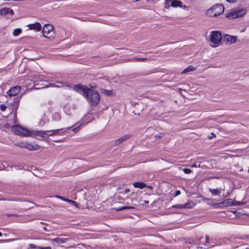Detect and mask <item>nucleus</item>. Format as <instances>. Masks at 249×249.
I'll return each instance as SVG.
<instances>
[{
    "instance_id": "obj_28",
    "label": "nucleus",
    "mask_w": 249,
    "mask_h": 249,
    "mask_svg": "<svg viewBox=\"0 0 249 249\" xmlns=\"http://www.w3.org/2000/svg\"><path fill=\"white\" fill-rule=\"evenodd\" d=\"M53 118L57 120H59L60 119H61V116L58 113H55L54 114H53Z\"/></svg>"
},
{
    "instance_id": "obj_45",
    "label": "nucleus",
    "mask_w": 249,
    "mask_h": 249,
    "mask_svg": "<svg viewBox=\"0 0 249 249\" xmlns=\"http://www.w3.org/2000/svg\"><path fill=\"white\" fill-rule=\"evenodd\" d=\"M29 247L31 249H35L36 248V246L35 245L32 244H30Z\"/></svg>"
},
{
    "instance_id": "obj_21",
    "label": "nucleus",
    "mask_w": 249,
    "mask_h": 249,
    "mask_svg": "<svg viewBox=\"0 0 249 249\" xmlns=\"http://www.w3.org/2000/svg\"><path fill=\"white\" fill-rule=\"evenodd\" d=\"M7 94L10 96L16 95V87H14L12 89H10L7 91Z\"/></svg>"
},
{
    "instance_id": "obj_13",
    "label": "nucleus",
    "mask_w": 249,
    "mask_h": 249,
    "mask_svg": "<svg viewBox=\"0 0 249 249\" xmlns=\"http://www.w3.org/2000/svg\"><path fill=\"white\" fill-rule=\"evenodd\" d=\"M236 39L237 37L236 36H231L229 35H226L224 38L225 40L230 44L235 43Z\"/></svg>"
},
{
    "instance_id": "obj_50",
    "label": "nucleus",
    "mask_w": 249,
    "mask_h": 249,
    "mask_svg": "<svg viewBox=\"0 0 249 249\" xmlns=\"http://www.w3.org/2000/svg\"><path fill=\"white\" fill-rule=\"evenodd\" d=\"M178 91L179 93H181V91H182V90L185 91V90L182 89H181V88H178Z\"/></svg>"
},
{
    "instance_id": "obj_51",
    "label": "nucleus",
    "mask_w": 249,
    "mask_h": 249,
    "mask_svg": "<svg viewBox=\"0 0 249 249\" xmlns=\"http://www.w3.org/2000/svg\"><path fill=\"white\" fill-rule=\"evenodd\" d=\"M244 249H249V246H248L247 245H244Z\"/></svg>"
},
{
    "instance_id": "obj_46",
    "label": "nucleus",
    "mask_w": 249,
    "mask_h": 249,
    "mask_svg": "<svg viewBox=\"0 0 249 249\" xmlns=\"http://www.w3.org/2000/svg\"><path fill=\"white\" fill-rule=\"evenodd\" d=\"M209 237L208 235H206V242L209 243Z\"/></svg>"
},
{
    "instance_id": "obj_11",
    "label": "nucleus",
    "mask_w": 249,
    "mask_h": 249,
    "mask_svg": "<svg viewBox=\"0 0 249 249\" xmlns=\"http://www.w3.org/2000/svg\"><path fill=\"white\" fill-rule=\"evenodd\" d=\"M30 30H33L36 32H38L41 30L42 26L40 23L36 22L35 23L30 24L28 25Z\"/></svg>"
},
{
    "instance_id": "obj_24",
    "label": "nucleus",
    "mask_w": 249,
    "mask_h": 249,
    "mask_svg": "<svg viewBox=\"0 0 249 249\" xmlns=\"http://www.w3.org/2000/svg\"><path fill=\"white\" fill-rule=\"evenodd\" d=\"M66 202H67L68 203H69V204H70L71 205H72L75 206L77 208H78V204L75 201H74L73 200L67 199V200H66Z\"/></svg>"
},
{
    "instance_id": "obj_58",
    "label": "nucleus",
    "mask_w": 249,
    "mask_h": 249,
    "mask_svg": "<svg viewBox=\"0 0 249 249\" xmlns=\"http://www.w3.org/2000/svg\"><path fill=\"white\" fill-rule=\"evenodd\" d=\"M40 223H41V224H44V222H41Z\"/></svg>"
},
{
    "instance_id": "obj_48",
    "label": "nucleus",
    "mask_w": 249,
    "mask_h": 249,
    "mask_svg": "<svg viewBox=\"0 0 249 249\" xmlns=\"http://www.w3.org/2000/svg\"><path fill=\"white\" fill-rule=\"evenodd\" d=\"M9 240H0V243H3L8 242Z\"/></svg>"
},
{
    "instance_id": "obj_25",
    "label": "nucleus",
    "mask_w": 249,
    "mask_h": 249,
    "mask_svg": "<svg viewBox=\"0 0 249 249\" xmlns=\"http://www.w3.org/2000/svg\"><path fill=\"white\" fill-rule=\"evenodd\" d=\"M147 59L146 58H138L135 57L132 59H129V61H144L146 60Z\"/></svg>"
},
{
    "instance_id": "obj_5",
    "label": "nucleus",
    "mask_w": 249,
    "mask_h": 249,
    "mask_svg": "<svg viewBox=\"0 0 249 249\" xmlns=\"http://www.w3.org/2000/svg\"><path fill=\"white\" fill-rule=\"evenodd\" d=\"M246 13V10L245 9H242L240 10H231L229 13H227L226 17L229 19H234L235 18H239L244 16Z\"/></svg>"
},
{
    "instance_id": "obj_17",
    "label": "nucleus",
    "mask_w": 249,
    "mask_h": 249,
    "mask_svg": "<svg viewBox=\"0 0 249 249\" xmlns=\"http://www.w3.org/2000/svg\"><path fill=\"white\" fill-rule=\"evenodd\" d=\"M196 70V67H194L192 66H189L185 68L182 72L181 74L186 73L190 71H193Z\"/></svg>"
},
{
    "instance_id": "obj_56",
    "label": "nucleus",
    "mask_w": 249,
    "mask_h": 249,
    "mask_svg": "<svg viewBox=\"0 0 249 249\" xmlns=\"http://www.w3.org/2000/svg\"><path fill=\"white\" fill-rule=\"evenodd\" d=\"M169 1H171V0H166V3H167Z\"/></svg>"
},
{
    "instance_id": "obj_7",
    "label": "nucleus",
    "mask_w": 249,
    "mask_h": 249,
    "mask_svg": "<svg viewBox=\"0 0 249 249\" xmlns=\"http://www.w3.org/2000/svg\"><path fill=\"white\" fill-rule=\"evenodd\" d=\"M30 131L17 124V135L23 137H29L31 135Z\"/></svg>"
},
{
    "instance_id": "obj_47",
    "label": "nucleus",
    "mask_w": 249,
    "mask_h": 249,
    "mask_svg": "<svg viewBox=\"0 0 249 249\" xmlns=\"http://www.w3.org/2000/svg\"><path fill=\"white\" fill-rule=\"evenodd\" d=\"M16 89L17 91L18 90L19 92H20L19 90L21 89V87L20 86H17Z\"/></svg>"
},
{
    "instance_id": "obj_27",
    "label": "nucleus",
    "mask_w": 249,
    "mask_h": 249,
    "mask_svg": "<svg viewBox=\"0 0 249 249\" xmlns=\"http://www.w3.org/2000/svg\"><path fill=\"white\" fill-rule=\"evenodd\" d=\"M164 135L163 133H160L159 134L156 135L154 137H155V140H157L159 139L160 138L163 137L164 136Z\"/></svg>"
},
{
    "instance_id": "obj_53",
    "label": "nucleus",
    "mask_w": 249,
    "mask_h": 249,
    "mask_svg": "<svg viewBox=\"0 0 249 249\" xmlns=\"http://www.w3.org/2000/svg\"><path fill=\"white\" fill-rule=\"evenodd\" d=\"M146 187H147L148 188H149L150 189H153V187L151 186H146Z\"/></svg>"
},
{
    "instance_id": "obj_29",
    "label": "nucleus",
    "mask_w": 249,
    "mask_h": 249,
    "mask_svg": "<svg viewBox=\"0 0 249 249\" xmlns=\"http://www.w3.org/2000/svg\"><path fill=\"white\" fill-rule=\"evenodd\" d=\"M243 203H242L240 201H236L233 200V203H232V206H238L243 204Z\"/></svg>"
},
{
    "instance_id": "obj_6",
    "label": "nucleus",
    "mask_w": 249,
    "mask_h": 249,
    "mask_svg": "<svg viewBox=\"0 0 249 249\" xmlns=\"http://www.w3.org/2000/svg\"><path fill=\"white\" fill-rule=\"evenodd\" d=\"M17 146L21 147L22 148H26L29 150L33 151L36 150L38 149L39 146L37 144H33L32 143H28L26 142H21L17 144Z\"/></svg>"
},
{
    "instance_id": "obj_14",
    "label": "nucleus",
    "mask_w": 249,
    "mask_h": 249,
    "mask_svg": "<svg viewBox=\"0 0 249 249\" xmlns=\"http://www.w3.org/2000/svg\"><path fill=\"white\" fill-rule=\"evenodd\" d=\"M100 92L106 95L112 96L114 95V92L112 90H107L104 89H100Z\"/></svg>"
},
{
    "instance_id": "obj_36",
    "label": "nucleus",
    "mask_w": 249,
    "mask_h": 249,
    "mask_svg": "<svg viewBox=\"0 0 249 249\" xmlns=\"http://www.w3.org/2000/svg\"><path fill=\"white\" fill-rule=\"evenodd\" d=\"M79 130H80V126H77V127H76L72 129V131H73L74 132L76 133V132H77Z\"/></svg>"
},
{
    "instance_id": "obj_34",
    "label": "nucleus",
    "mask_w": 249,
    "mask_h": 249,
    "mask_svg": "<svg viewBox=\"0 0 249 249\" xmlns=\"http://www.w3.org/2000/svg\"><path fill=\"white\" fill-rule=\"evenodd\" d=\"M183 171L185 174H190L192 172V170L188 168H184Z\"/></svg>"
},
{
    "instance_id": "obj_37",
    "label": "nucleus",
    "mask_w": 249,
    "mask_h": 249,
    "mask_svg": "<svg viewBox=\"0 0 249 249\" xmlns=\"http://www.w3.org/2000/svg\"><path fill=\"white\" fill-rule=\"evenodd\" d=\"M244 245H240L235 247L233 249H244Z\"/></svg>"
},
{
    "instance_id": "obj_42",
    "label": "nucleus",
    "mask_w": 249,
    "mask_h": 249,
    "mask_svg": "<svg viewBox=\"0 0 249 249\" xmlns=\"http://www.w3.org/2000/svg\"><path fill=\"white\" fill-rule=\"evenodd\" d=\"M40 249H52L51 247H38Z\"/></svg>"
},
{
    "instance_id": "obj_54",
    "label": "nucleus",
    "mask_w": 249,
    "mask_h": 249,
    "mask_svg": "<svg viewBox=\"0 0 249 249\" xmlns=\"http://www.w3.org/2000/svg\"><path fill=\"white\" fill-rule=\"evenodd\" d=\"M143 202L145 203V204H147V203H149V201H147V200H144L143 201Z\"/></svg>"
},
{
    "instance_id": "obj_4",
    "label": "nucleus",
    "mask_w": 249,
    "mask_h": 249,
    "mask_svg": "<svg viewBox=\"0 0 249 249\" xmlns=\"http://www.w3.org/2000/svg\"><path fill=\"white\" fill-rule=\"evenodd\" d=\"M53 27L51 24H46L42 30L43 36L49 39L50 40H52L54 38L53 34Z\"/></svg>"
},
{
    "instance_id": "obj_43",
    "label": "nucleus",
    "mask_w": 249,
    "mask_h": 249,
    "mask_svg": "<svg viewBox=\"0 0 249 249\" xmlns=\"http://www.w3.org/2000/svg\"><path fill=\"white\" fill-rule=\"evenodd\" d=\"M180 191H179V190H177V191H176L175 192V196H178V195H180Z\"/></svg>"
},
{
    "instance_id": "obj_49",
    "label": "nucleus",
    "mask_w": 249,
    "mask_h": 249,
    "mask_svg": "<svg viewBox=\"0 0 249 249\" xmlns=\"http://www.w3.org/2000/svg\"><path fill=\"white\" fill-rule=\"evenodd\" d=\"M181 8H183V9H188V7H187L186 5H183V6H182V5H181Z\"/></svg>"
},
{
    "instance_id": "obj_23",
    "label": "nucleus",
    "mask_w": 249,
    "mask_h": 249,
    "mask_svg": "<svg viewBox=\"0 0 249 249\" xmlns=\"http://www.w3.org/2000/svg\"><path fill=\"white\" fill-rule=\"evenodd\" d=\"M209 190L213 196L219 195L221 193V191L217 189H209Z\"/></svg>"
},
{
    "instance_id": "obj_31",
    "label": "nucleus",
    "mask_w": 249,
    "mask_h": 249,
    "mask_svg": "<svg viewBox=\"0 0 249 249\" xmlns=\"http://www.w3.org/2000/svg\"><path fill=\"white\" fill-rule=\"evenodd\" d=\"M173 208H179V209H184V207L183 206V204L176 205L173 206Z\"/></svg>"
},
{
    "instance_id": "obj_59",
    "label": "nucleus",
    "mask_w": 249,
    "mask_h": 249,
    "mask_svg": "<svg viewBox=\"0 0 249 249\" xmlns=\"http://www.w3.org/2000/svg\"><path fill=\"white\" fill-rule=\"evenodd\" d=\"M248 172L249 173V170H248Z\"/></svg>"
},
{
    "instance_id": "obj_20",
    "label": "nucleus",
    "mask_w": 249,
    "mask_h": 249,
    "mask_svg": "<svg viewBox=\"0 0 249 249\" xmlns=\"http://www.w3.org/2000/svg\"><path fill=\"white\" fill-rule=\"evenodd\" d=\"M221 203L226 206H232L231 204L233 203V200L231 199H226Z\"/></svg>"
},
{
    "instance_id": "obj_39",
    "label": "nucleus",
    "mask_w": 249,
    "mask_h": 249,
    "mask_svg": "<svg viewBox=\"0 0 249 249\" xmlns=\"http://www.w3.org/2000/svg\"><path fill=\"white\" fill-rule=\"evenodd\" d=\"M129 192H130V190H129V189H126L124 190V193H123V192H120V193H119V194H124H124H126V193H129Z\"/></svg>"
},
{
    "instance_id": "obj_16",
    "label": "nucleus",
    "mask_w": 249,
    "mask_h": 249,
    "mask_svg": "<svg viewBox=\"0 0 249 249\" xmlns=\"http://www.w3.org/2000/svg\"><path fill=\"white\" fill-rule=\"evenodd\" d=\"M68 240L67 238H56L53 239H52L51 241L56 242L58 244H61L62 243H64Z\"/></svg>"
},
{
    "instance_id": "obj_57",
    "label": "nucleus",
    "mask_w": 249,
    "mask_h": 249,
    "mask_svg": "<svg viewBox=\"0 0 249 249\" xmlns=\"http://www.w3.org/2000/svg\"><path fill=\"white\" fill-rule=\"evenodd\" d=\"M2 236V233L0 231V237Z\"/></svg>"
},
{
    "instance_id": "obj_38",
    "label": "nucleus",
    "mask_w": 249,
    "mask_h": 249,
    "mask_svg": "<svg viewBox=\"0 0 249 249\" xmlns=\"http://www.w3.org/2000/svg\"><path fill=\"white\" fill-rule=\"evenodd\" d=\"M21 29L20 28H17V36L21 33Z\"/></svg>"
},
{
    "instance_id": "obj_33",
    "label": "nucleus",
    "mask_w": 249,
    "mask_h": 249,
    "mask_svg": "<svg viewBox=\"0 0 249 249\" xmlns=\"http://www.w3.org/2000/svg\"><path fill=\"white\" fill-rule=\"evenodd\" d=\"M6 108H7L6 106L4 104H2V105H0V109L2 111H5L6 110Z\"/></svg>"
},
{
    "instance_id": "obj_3",
    "label": "nucleus",
    "mask_w": 249,
    "mask_h": 249,
    "mask_svg": "<svg viewBox=\"0 0 249 249\" xmlns=\"http://www.w3.org/2000/svg\"><path fill=\"white\" fill-rule=\"evenodd\" d=\"M222 40V35L219 31H213L210 36V41L213 44H211V47H216Z\"/></svg>"
},
{
    "instance_id": "obj_22",
    "label": "nucleus",
    "mask_w": 249,
    "mask_h": 249,
    "mask_svg": "<svg viewBox=\"0 0 249 249\" xmlns=\"http://www.w3.org/2000/svg\"><path fill=\"white\" fill-rule=\"evenodd\" d=\"M195 206V203L192 201L186 203L185 204H183V206L184 207V208H187V209H190Z\"/></svg>"
},
{
    "instance_id": "obj_8",
    "label": "nucleus",
    "mask_w": 249,
    "mask_h": 249,
    "mask_svg": "<svg viewBox=\"0 0 249 249\" xmlns=\"http://www.w3.org/2000/svg\"><path fill=\"white\" fill-rule=\"evenodd\" d=\"M142 193L141 191H136L135 192L132 193L130 195L131 196V197L130 198V201L136 203L142 202V198L141 196Z\"/></svg>"
},
{
    "instance_id": "obj_9",
    "label": "nucleus",
    "mask_w": 249,
    "mask_h": 249,
    "mask_svg": "<svg viewBox=\"0 0 249 249\" xmlns=\"http://www.w3.org/2000/svg\"><path fill=\"white\" fill-rule=\"evenodd\" d=\"M14 14V12L13 10L9 8H4L0 10V15H6L7 17H9V16H12Z\"/></svg>"
},
{
    "instance_id": "obj_40",
    "label": "nucleus",
    "mask_w": 249,
    "mask_h": 249,
    "mask_svg": "<svg viewBox=\"0 0 249 249\" xmlns=\"http://www.w3.org/2000/svg\"><path fill=\"white\" fill-rule=\"evenodd\" d=\"M216 136L213 133H212L211 136H209V139H212L213 137H215Z\"/></svg>"
},
{
    "instance_id": "obj_44",
    "label": "nucleus",
    "mask_w": 249,
    "mask_h": 249,
    "mask_svg": "<svg viewBox=\"0 0 249 249\" xmlns=\"http://www.w3.org/2000/svg\"><path fill=\"white\" fill-rule=\"evenodd\" d=\"M228 2L231 3H234L237 1V0H226Z\"/></svg>"
},
{
    "instance_id": "obj_26",
    "label": "nucleus",
    "mask_w": 249,
    "mask_h": 249,
    "mask_svg": "<svg viewBox=\"0 0 249 249\" xmlns=\"http://www.w3.org/2000/svg\"><path fill=\"white\" fill-rule=\"evenodd\" d=\"M204 162H200L198 165H197L196 163H195L192 165V167H200V168H203L205 166V165L204 164Z\"/></svg>"
},
{
    "instance_id": "obj_41",
    "label": "nucleus",
    "mask_w": 249,
    "mask_h": 249,
    "mask_svg": "<svg viewBox=\"0 0 249 249\" xmlns=\"http://www.w3.org/2000/svg\"><path fill=\"white\" fill-rule=\"evenodd\" d=\"M12 131L13 133H16V125H14L12 127Z\"/></svg>"
},
{
    "instance_id": "obj_19",
    "label": "nucleus",
    "mask_w": 249,
    "mask_h": 249,
    "mask_svg": "<svg viewBox=\"0 0 249 249\" xmlns=\"http://www.w3.org/2000/svg\"><path fill=\"white\" fill-rule=\"evenodd\" d=\"M135 208V207L134 206H122L121 207H118L114 208L115 210H116V211H120L123 210L125 209H134Z\"/></svg>"
},
{
    "instance_id": "obj_1",
    "label": "nucleus",
    "mask_w": 249,
    "mask_h": 249,
    "mask_svg": "<svg viewBox=\"0 0 249 249\" xmlns=\"http://www.w3.org/2000/svg\"><path fill=\"white\" fill-rule=\"evenodd\" d=\"M74 90L79 93L86 98L91 106H96L100 102V96L97 91L91 89L81 85H75L73 88Z\"/></svg>"
},
{
    "instance_id": "obj_10",
    "label": "nucleus",
    "mask_w": 249,
    "mask_h": 249,
    "mask_svg": "<svg viewBox=\"0 0 249 249\" xmlns=\"http://www.w3.org/2000/svg\"><path fill=\"white\" fill-rule=\"evenodd\" d=\"M31 137L38 136L41 138H45L46 132L45 131H36V130H31L30 131Z\"/></svg>"
},
{
    "instance_id": "obj_18",
    "label": "nucleus",
    "mask_w": 249,
    "mask_h": 249,
    "mask_svg": "<svg viewBox=\"0 0 249 249\" xmlns=\"http://www.w3.org/2000/svg\"><path fill=\"white\" fill-rule=\"evenodd\" d=\"M182 2L179 0H173L171 1V6L174 7H181Z\"/></svg>"
},
{
    "instance_id": "obj_35",
    "label": "nucleus",
    "mask_w": 249,
    "mask_h": 249,
    "mask_svg": "<svg viewBox=\"0 0 249 249\" xmlns=\"http://www.w3.org/2000/svg\"><path fill=\"white\" fill-rule=\"evenodd\" d=\"M45 132H46V136H51L53 135V133L52 132V130L45 131Z\"/></svg>"
},
{
    "instance_id": "obj_32",
    "label": "nucleus",
    "mask_w": 249,
    "mask_h": 249,
    "mask_svg": "<svg viewBox=\"0 0 249 249\" xmlns=\"http://www.w3.org/2000/svg\"><path fill=\"white\" fill-rule=\"evenodd\" d=\"M56 198H59L61 200H62L63 201H66V200H67L68 198H66L63 196H58V195H56L54 196Z\"/></svg>"
},
{
    "instance_id": "obj_30",
    "label": "nucleus",
    "mask_w": 249,
    "mask_h": 249,
    "mask_svg": "<svg viewBox=\"0 0 249 249\" xmlns=\"http://www.w3.org/2000/svg\"><path fill=\"white\" fill-rule=\"evenodd\" d=\"M63 130V129H55L52 130V132L53 133V135H56L60 133V131H62Z\"/></svg>"
},
{
    "instance_id": "obj_15",
    "label": "nucleus",
    "mask_w": 249,
    "mask_h": 249,
    "mask_svg": "<svg viewBox=\"0 0 249 249\" xmlns=\"http://www.w3.org/2000/svg\"><path fill=\"white\" fill-rule=\"evenodd\" d=\"M133 186L135 188H139V189H143L146 187V184L142 182H136L133 184Z\"/></svg>"
},
{
    "instance_id": "obj_12",
    "label": "nucleus",
    "mask_w": 249,
    "mask_h": 249,
    "mask_svg": "<svg viewBox=\"0 0 249 249\" xmlns=\"http://www.w3.org/2000/svg\"><path fill=\"white\" fill-rule=\"evenodd\" d=\"M130 137H131V135H129V134H126V135L123 136L122 137L119 138V139L116 140L114 141L115 145H118L119 144L121 143L124 141L129 139Z\"/></svg>"
},
{
    "instance_id": "obj_52",
    "label": "nucleus",
    "mask_w": 249,
    "mask_h": 249,
    "mask_svg": "<svg viewBox=\"0 0 249 249\" xmlns=\"http://www.w3.org/2000/svg\"><path fill=\"white\" fill-rule=\"evenodd\" d=\"M13 35L14 36H16V29H15L13 30Z\"/></svg>"
},
{
    "instance_id": "obj_2",
    "label": "nucleus",
    "mask_w": 249,
    "mask_h": 249,
    "mask_svg": "<svg viewBox=\"0 0 249 249\" xmlns=\"http://www.w3.org/2000/svg\"><path fill=\"white\" fill-rule=\"evenodd\" d=\"M224 7L221 4H216L206 12L207 16L210 17H216L221 15L224 11Z\"/></svg>"
},
{
    "instance_id": "obj_55",
    "label": "nucleus",
    "mask_w": 249,
    "mask_h": 249,
    "mask_svg": "<svg viewBox=\"0 0 249 249\" xmlns=\"http://www.w3.org/2000/svg\"><path fill=\"white\" fill-rule=\"evenodd\" d=\"M43 230H44V231H47V229H46V227H43Z\"/></svg>"
}]
</instances>
